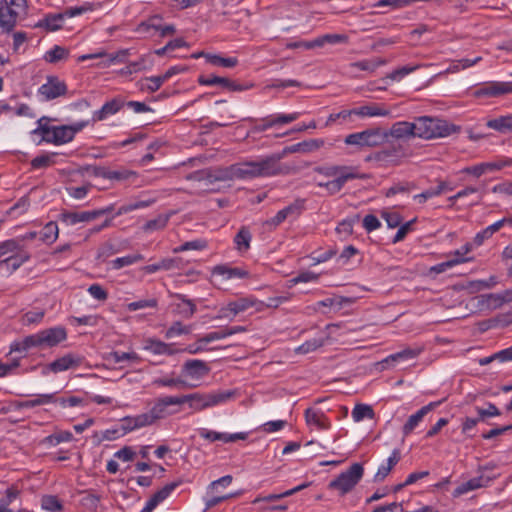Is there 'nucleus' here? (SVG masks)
I'll use <instances>...</instances> for the list:
<instances>
[{
  "instance_id": "nucleus-53",
  "label": "nucleus",
  "mask_w": 512,
  "mask_h": 512,
  "mask_svg": "<svg viewBox=\"0 0 512 512\" xmlns=\"http://www.w3.org/2000/svg\"><path fill=\"white\" fill-rule=\"evenodd\" d=\"M191 332V326L183 325L181 322L176 321L166 330L165 338L171 339L177 336L186 335Z\"/></svg>"
},
{
  "instance_id": "nucleus-43",
  "label": "nucleus",
  "mask_w": 512,
  "mask_h": 512,
  "mask_svg": "<svg viewBox=\"0 0 512 512\" xmlns=\"http://www.w3.org/2000/svg\"><path fill=\"white\" fill-rule=\"evenodd\" d=\"M161 20L162 18L159 15H154L150 17L148 20L141 22L136 31L139 33H145L151 35V31L158 32V29L161 28Z\"/></svg>"
},
{
  "instance_id": "nucleus-64",
  "label": "nucleus",
  "mask_w": 512,
  "mask_h": 512,
  "mask_svg": "<svg viewBox=\"0 0 512 512\" xmlns=\"http://www.w3.org/2000/svg\"><path fill=\"white\" fill-rule=\"evenodd\" d=\"M41 506L44 510L50 512L60 511L62 505L56 496L48 495L44 496L41 500Z\"/></svg>"
},
{
  "instance_id": "nucleus-12",
  "label": "nucleus",
  "mask_w": 512,
  "mask_h": 512,
  "mask_svg": "<svg viewBox=\"0 0 512 512\" xmlns=\"http://www.w3.org/2000/svg\"><path fill=\"white\" fill-rule=\"evenodd\" d=\"M38 92L45 100H53L65 95L67 86L64 81L57 77H48L46 83L39 87Z\"/></svg>"
},
{
  "instance_id": "nucleus-41",
  "label": "nucleus",
  "mask_w": 512,
  "mask_h": 512,
  "mask_svg": "<svg viewBox=\"0 0 512 512\" xmlns=\"http://www.w3.org/2000/svg\"><path fill=\"white\" fill-rule=\"evenodd\" d=\"M421 352V349L406 348L400 352L394 353L386 357L383 362L389 363L390 361H406L416 358Z\"/></svg>"
},
{
  "instance_id": "nucleus-15",
  "label": "nucleus",
  "mask_w": 512,
  "mask_h": 512,
  "mask_svg": "<svg viewBox=\"0 0 512 512\" xmlns=\"http://www.w3.org/2000/svg\"><path fill=\"white\" fill-rule=\"evenodd\" d=\"M187 180L198 183L197 189L199 193H212L217 192L218 189L214 187L216 183L213 179L212 170H199L189 174Z\"/></svg>"
},
{
  "instance_id": "nucleus-36",
  "label": "nucleus",
  "mask_w": 512,
  "mask_h": 512,
  "mask_svg": "<svg viewBox=\"0 0 512 512\" xmlns=\"http://www.w3.org/2000/svg\"><path fill=\"white\" fill-rule=\"evenodd\" d=\"M473 244L472 243H466L465 245L461 246L459 249H456L453 252H450L447 254V257L451 261H457V265L461 263H466L472 260L471 257H468L467 255L472 251Z\"/></svg>"
},
{
  "instance_id": "nucleus-49",
  "label": "nucleus",
  "mask_w": 512,
  "mask_h": 512,
  "mask_svg": "<svg viewBox=\"0 0 512 512\" xmlns=\"http://www.w3.org/2000/svg\"><path fill=\"white\" fill-rule=\"evenodd\" d=\"M55 393H48V394H37L33 399L26 400L23 403V406L26 408H32L36 406L46 405L50 403H55Z\"/></svg>"
},
{
  "instance_id": "nucleus-38",
  "label": "nucleus",
  "mask_w": 512,
  "mask_h": 512,
  "mask_svg": "<svg viewBox=\"0 0 512 512\" xmlns=\"http://www.w3.org/2000/svg\"><path fill=\"white\" fill-rule=\"evenodd\" d=\"M145 258L140 253H134L130 255H126L123 257H118L111 261V266L113 269H121L125 266H130L136 264L138 262L143 261Z\"/></svg>"
},
{
  "instance_id": "nucleus-62",
  "label": "nucleus",
  "mask_w": 512,
  "mask_h": 512,
  "mask_svg": "<svg viewBox=\"0 0 512 512\" xmlns=\"http://www.w3.org/2000/svg\"><path fill=\"white\" fill-rule=\"evenodd\" d=\"M94 4L85 2L81 6L69 7L63 13L65 17L72 18L94 10Z\"/></svg>"
},
{
  "instance_id": "nucleus-20",
  "label": "nucleus",
  "mask_w": 512,
  "mask_h": 512,
  "mask_svg": "<svg viewBox=\"0 0 512 512\" xmlns=\"http://www.w3.org/2000/svg\"><path fill=\"white\" fill-rule=\"evenodd\" d=\"M42 345L53 347L63 342L67 338L66 329L62 326H56L40 331Z\"/></svg>"
},
{
  "instance_id": "nucleus-60",
  "label": "nucleus",
  "mask_w": 512,
  "mask_h": 512,
  "mask_svg": "<svg viewBox=\"0 0 512 512\" xmlns=\"http://www.w3.org/2000/svg\"><path fill=\"white\" fill-rule=\"evenodd\" d=\"M164 347L165 342L154 338H148L144 341L143 349L154 355H162V352H165Z\"/></svg>"
},
{
  "instance_id": "nucleus-34",
  "label": "nucleus",
  "mask_w": 512,
  "mask_h": 512,
  "mask_svg": "<svg viewBox=\"0 0 512 512\" xmlns=\"http://www.w3.org/2000/svg\"><path fill=\"white\" fill-rule=\"evenodd\" d=\"M252 235L247 227H241L234 238V244L240 253L247 252L250 248Z\"/></svg>"
},
{
  "instance_id": "nucleus-39",
  "label": "nucleus",
  "mask_w": 512,
  "mask_h": 512,
  "mask_svg": "<svg viewBox=\"0 0 512 512\" xmlns=\"http://www.w3.org/2000/svg\"><path fill=\"white\" fill-rule=\"evenodd\" d=\"M155 202V199L137 200L130 203L123 204L119 207L116 212V216L127 214L134 210L144 209L151 206Z\"/></svg>"
},
{
  "instance_id": "nucleus-54",
  "label": "nucleus",
  "mask_w": 512,
  "mask_h": 512,
  "mask_svg": "<svg viewBox=\"0 0 512 512\" xmlns=\"http://www.w3.org/2000/svg\"><path fill=\"white\" fill-rule=\"evenodd\" d=\"M153 385L158 387L180 388L184 387L186 385V382L180 378L166 376L154 379Z\"/></svg>"
},
{
  "instance_id": "nucleus-3",
  "label": "nucleus",
  "mask_w": 512,
  "mask_h": 512,
  "mask_svg": "<svg viewBox=\"0 0 512 512\" xmlns=\"http://www.w3.org/2000/svg\"><path fill=\"white\" fill-rule=\"evenodd\" d=\"M416 137L431 140L435 138H443L456 132V127L449 124L446 120L421 116L414 120Z\"/></svg>"
},
{
  "instance_id": "nucleus-2",
  "label": "nucleus",
  "mask_w": 512,
  "mask_h": 512,
  "mask_svg": "<svg viewBox=\"0 0 512 512\" xmlns=\"http://www.w3.org/2000/svg\"><path fill=\"white\" fill-rule=\"evenodd\" d=\"M314 171L326 178H332L330 181L317 182V186L326 189L330 195L340 192L348 181L365 178L354 166L323 165L315 167Z\"/></svg>"
},
{
  "instance_id": "nucleus-6",
  "label": "nucleus",
  "mask_w": 512,
  "mask_h": 512,
  "mask_svg": "<svg viewBox=\"0 0 512 512\" xmlns=\"http://www.w3.org/2000/svg\"><path fill=\"white\" fill-rule=\"evenodd\" d=\"M364 474V468L360 463L352 464L349 469L340 473L329 484L328 488L336 490L340 496H344L354 489Z\"/></svg>"
},
{
  "instance_id": "nucleus-46",
  "label": "nucleus",
  "mask_w": 512,
  "mask_h": 512,
  "mask_svg": "<svg viewBox=\"0 0 512 512\" xmlns=\"http://www.w3.org/2000/svg\"><path fill=\"white\" fill-rule=\"evenodd\" d=\"M130 55L129 49H121L116 53L109 54L106 60H103L100 63V66L103 68L110 67L113 64L125 63L127 62V58Z\"/></svg>"
},
{
  "instance_id": "nucleus-17",
  "label": "nucleus",
  "mask_w": 512,
  "mask_h": 512,
  "mask_svg": "<svg viewBox=\"0 0 512 512\" xmlns=\"http://www.w3.org/2000/svg\"><path fill=\"white\" fill-rule=\"evenodd\" d=\"M210 368L207 363L199 359L187 360L182 366V373L191 379L199 380L208 375Z\"/></svg>"
},
{
  "instance_id": "nucleus-23",
  "label": "nucleus",
  "mask_w": 512,
  "mask_h": 512,
  "mask_svg": "<svg viewBox=\"0 0 512 512\" xmlns=\"http://www.w3.org/2000/svg\"><path fill=\"white\" fill-rule=\"evenodd\" d=\"M305 419L309 426H314L319 430H328L331 427L330 420L321 410L306 409Z\"/></svg>"
},
{
  "instance_id": "nucleus-32",
  "label": "nucleus",
  "mask_w": 512,
  "mask_h": 512,
  "mask_svg": "<svg viewBox=\"0 0 512 512\" xmlns=\"http://www.w3.org/2000/svg\"><path fill=\"white\" fill-rule=\"evenodd\" d=\"M487 127L501 133L512 131V114H507L487 121Z\"/></svg>"
},
{
  "instance_id": "nucleus-19",
  "label": "nucleus",
  "mask_w": 512,
  "mask_h": 512,
  "mask_svg": "<svg viewBox=\"0 0 512 512\" xmlns=\"http://www.w3.org/2000/svg\"><path fill=\"white\" fill-rule=\"evenodd\" d=\"M182 484L181 480H177L174 482H171L169 484H166L164 487H162L160 490L156 491L150 499L146 502L145 508L152 512L160 503H162L164 500H166L171 493L180 485Z\"/></svg>"
},
{
  "instance_id": "nucleus-27",
  "label": "nucleus",
  "mask_w": 512,
  "mask_h": 512,
  "mask_svg": "<svg viewBox=\"0 0 512 512\" xmlns=\"http://www.w3.org/2000/svg\"><path fill=\"white\" fill-rule=\"evenodd\" d=\"M41 346H43V345H42V340H41V334L39 331L35 334L25 337L21 341L13 342L10 346V351L11 352H23V351H27L30 348L41 347Z\"/></svg>"
},
{
  "instance_id": "nucleus-5",
  "label": "nucleus",
  "mask_w": 512,
  "mask_h": 512,
  "mask_svg": "<svg viewBox=\"0 0 512 512\" xmlns=\"http://www.w3.org/2000/svg\"><path fill=\"white\" fill-rule=\"evenodd\" d=\"M264 302L258 300L256 297L242 296L235 300L229 301L225 306H222L218 310L216 319H229L233 320L238 314L244 313L249 309H253L255 312H262Z\"/></svg>"
},
{
  "instance_id": "nucleus-51",
  "label": "nucleus",
  "mask_w": 512,
  "mask_h": 512,
  "mask_svg": "<svg viewBox=\"0 0 512 512\" xmlns=\"http://www.w3.org/2000/svg\"><path fill=\"white\" fill-rule=\"evenodd\" d=\"M56 153H46L35 157L31 161V166L34 169L47 168L55 164Z\"/></svg>"
},
{
  "instance_id": "nucleus-21",
  "label": "nucleus",
  "mask_w": 512,
  "mask_h": 512,
  "mask_svg": "<svg viewBox=\"0 0 512 512\" xmlns=\"http://www.w3.org/2000/svg\"><path fill=\"white\" fill-rule=\"evenodd\" d=\"M387 133V137L390 136L394 139H409L416 137L415 125L413 122L398 121L395 122Z\"/></svg>"
},
{
  "instance_id": "nucleus-9",
  "label": "nucleus",
  "mask_w": 512,
  "mask_h": 512,
  "mask_svg": "<svg viewBox=\"0 0 512 512\" xmlns=\"http://www.w3.org/2000/svg\"><path fill=\"white\" fill-rule=\"evenodd\" d=\"M83 361L84 357L75 353H67L47 364L42 370V375L46 376L50 372L57 374L71 369H77L82 365Z\"/></svg>"
},
{
  "instance_id": "nucleus-18",
  "label": "nucleus",
  "mask_w": 512,
  "mask_h": 512,
  "mask_svg": "<svg viewBox=\"0 0 512 512\" xmlns=\"http://www.w3.org/2000/svg\"><path fill=\"white\" fill-rule=\"evenodd\" d=\"M354 115L366 117H389L391 109L380 103H370L353 109Z\"/></svg>"
},
{
  "instance_id": "nucleus-22",
  "label": "nucleus",
  "mask_w": 512,
  "mask_h": 512,
  "mask_svg": "<svg viewBox=\"0 0 512 512\" xmlns=\"http://www.w3.org/2000/svg\"><path fill=\"white\" fill-rule=\"evenodd\" d=\"M148 426H151V423L146 412L135 416H126L121 419L122 435Z\"/></svg>"
},
{
  "instance_id": "nucleus-30",
  "label": "nucleus",
  "mask_w": 512,
  "mask_h": 512,
  "mask_svg": "<svg viewBox=\"0 0 512 512\" xmlns=\"http://www.w3.org/2000/svg\"><path fill=\"white\" fill-rule=\"evenodd\" d=\"M488 483H489V479L485 478L483 476L472 478V479L468 480L467 482L459 485L455 489L454 495L455 496L463 495L465 493L476 490L478 488L485 487L488 485Z\"/></svg>"
},
{
  "instance_id": "nucleus-58",
  "label": "nucleus",
  "mask_w": 512,
  "mask_h": 512,
  "mask_svg": "<svg viewBox=\"0 0 512 512\" xmlns=\"http://www.w3.org/2000/svg\"><path fill=\"white\" fill-rule=\"evenodd\" d=\"M420 66L419 65H412V66H403L401 68L395 69L391 73H389L386 76V79H389L391 81L399 82L401 81L405 76L408 74L416 71Z\"/></svg>"
},
{
  "instance_id": "nucleus-1",
  "label": "nucleus",
  "mask_w": 512,
  "mask_h": 512,
  "mask_svg": "<svg viewBox=\"0 0 512 512\" xmlns=\"http://www.w3.org/2000/svg\"><path fill=\"white\" fill-rule=\"evenodd\" d=\"M285 154L286 150L282 153L259 156L235 163L234 173L236 180L249 181L256 178L289 174L290 168L281 163V159Z\"/></svg>"
},
{
  "instance_id": "nucleus-35",
  "label": "nucleus",
  "mask_w": 512,
  "mask_h": 512,
  "mask_svg": "<svg viewBox=\"0 0 512 512\" xmlns=\"http://www.w3.org/2000/svg\"><path fill=\"white\" fill-rule=\"evenodd\" d=\"M40 239L42 242L46 244H52L54 243L59 235V229L56 222L50 221L48 222L41 232L39 233Z\"/></svg>"
},
{
  "instance_id": "nucleus-13",
  "label": "nucleus",
  "mask_w": 512,
  "mask_h": 512,
  "mask_svg": "<svg viewBox=\"0 0 512 512\" xmlns=\"http://www.w3.org/2000/svg\"><path fill=\"white\" fill-rule=\"evenodd\" d=\"M512 93V82H487L477 90L474 95L476 97H497Z\"/></svg>"
},
{
  "instance_id": "nucleus-10",
  "label": "nucleus",
  "mask_w": 512,
  "mask_h": 512,
  "mask_svg": "<svg viewBox=\"0 0 512 512\" xmlns=\"http://www.w3.org/2000/svg\"><path fill=\"white\" fill-rule=\"evenodd\" d=\"M112 207H107L105 209H97L92 211H63L59 218L62 223L67 226H74L79 223H89L99 218L100 216L110 212Z\"/></svg>"
},
{
  "instance_id": "nucleus-14",
  "label": "nucleus",
  "mask_w": 512,
  "mask_h": 512,
  "mask_svg": "<svg viewBox=\"0 0 512 512\" xmlns=\"http://www.w3.org/2000/svg\"><path fill=\"white\" fill-rule=\"evenodd\" d=\"M24 9L0 1V27L5 31H11L16 25L19 14Z\"/></svg>"
},
{
  "instance_id": "nucleus-48",
  "label": "nucleus",
  "mask_w": 512,
  "mask_h": 512,
  "mask_svg": "<svg viewBox=\"0 0 512 512\" xmlns=\"http://www.w3.org/2000/svg\"><path fill=\"white\" fill-rule=\"evenodd\" d=\"M205 58L207 61L215 66L225 67V68H232L235 67L238 63L237 58L235 57H222L220 55L216 54H207L205 55Z\"/></svg>"
},
{
  "instance_id": "nucleus-25",
  "label": "nucleus",
  "mask_w": 512,
  "mask_h": 512,
  "mask_svg": "<svg viewBox=\"0 0 512 512\" xmlns=\"http://www.w3.org/2000/svg\"><path fill=\"white\" fill-rule=\"evenodd\" d=\"M454 186L447 181H438V185L434 188H429L420 194L414 195V200L418 203H424L426 200L439 196L444 192L454 190Z\"/></svg>"
},
{
  "instance_id": "nucleus-37",
  "label": "nucleus",
  "mask_w": 512,
  "mask_h": 512,
  "mask_svg": "<svg viewBox=\"0 0 512 512\" xmlns=\"http://www.w3.org/2000/svg\"><path fill=\"white\" fill-rule=\"evenodd\" d=\"M164 82L161 75L146 77L139 81V88L142 91L153 93L159 90Z\"/></svg>"
},
{
  "instance_id": "nucleus-59",
  "label": "nucleus",
  "mask_w": 512,
  "mask_h": 512,
  "mask_svg": "<svg viewBox=\"0 0 512 512\" xmlns=\"http://www.w3.org/2000/svg\"><path fill=\"white\" fill-rule=\"evenodd\" d=\"M324 345L323 338H313L304 342L302 345L297 347L296 351L301 354H307L317 350Z\"/></svg>"
},
{
  "instance_id": "nucleus-42",
  "label": "nucleus",
  "mask_w": 512,
  "mask_h": 512,
  "mask_svg": "<svg viewBox=\"0 0 512 512\" xmlns=\"http://www.w3.org/2000/svg\"><path fill=\"white\" fill-rule=\"evenodd\" d=\"M351 415H352L354 422H360L365 418L373 419L375 416V413L370 405L357 404L354 406Z\"/></svg>"
},
{
  "instance_id": "nucleus-44",
  "label": "nucleus",
  "mask_w": 512,
  "mask_h": 512,
  "mask_svg": "<svg viewBox=\"0 0 512 512\" xmlns=\"http://www.w3.org/2000/svg\"><path fill=\"white\" fill-rule=\"evenodd\" d=\"M152 61L148 55H142L138 60L129 62L127 65V73L133 74L150 69Z\"/></svg>"
},
{
  "instance_id": "nucleus-47",
  "label": "nucleus",
  "mask_w": 512,
  "mask_h": 512,
  "mask_svg": "<svg viewBox=\"0 0 512 512\" xmlns=\"http://www.w3.org/2000/svg\"><path fill=\"white\" fill-rule=\"evenodd\" d=\"M73 439V435L69 431H57L51 435H48L43 439V443L50 445V446H56L62 442H70Z\"/></svg>"
},
{
  "instance_id": "nucleus-28",
  "label": "nucleus",
  "mask_w": 512,
  "mask_h": 512,
  "mask_svg": "<svg viewBox=\"0 0 512 512\" xmlns=\"http://www.w3.org/2000/svg\"><path fill=\"white\" fill-rule=\"evenodd\" d=\"M64 19V13L48 14L40 19L35 27L43 28L47 31H57L62 27Z\"/></svg>"
},
{
  "instance_id": "nucleus-31",
  "label": "nucleus",
  "mask_w": 512,
  "mask_h": 512,
  "mask_svg": "<svg viewBox=\"0 0 512 512\" xmlns=\"http://www.w3.org/2000/svg\"><path fill=\"white\" fill-rule=\"evenodd\" d=\"M178 258H163L155 264L146 265L142 268V271L146 274H153L160 270H172L178 268Z\"/></svg>"
},
{
  "instance_id": "nucleus-50",
  "label": "nucleus",
  "mask_w": 512,
  "mask_h": 512,
  "mask_svg": "<svg viewBox=\"0 0 512 512\" xmlns=\"http://www.w3.org/2000/svg\"><path fill=\"white\" fill-rule=\"evenodd\" d=\"M386 61L381 58H375L370 60H362L352 64V67H355L362 71L374 72L378 67L385 65Z\"/></svg>"
},
{
  "instance_id": "nucleus-40",
  "label": "nucleus",
  "mask_w": 512,
  "mask_h": 512,
  "mask_svg": "<svg viewBox=\"0 0 512 512\" xmlns=\"http://www.w3.org/2000/svg\"><path fill=\"white\" fill-rule=\"evenodd\" d=\"M107 359L112 360L116 364L122 361H131L132 363L139 364L142 361V358L136 352L113 351L109 353Z\"/></svg>"
},
{
  "instance_id": "nucleus-16",
  "label": "nucleus",
  "mask_w": 512,
  "mask_h": 512,
  "mask_svg": "<svg viewBox=\"0 0 512 512\" xmlns=\"http://www.w3.org/2000/svg\"><path fill=\"white\" fill-rule=\"evenodd\" d=\"M198 433H199L200 437H202L203 439L208 440L210 442L223 441L225 443H228V442H235L237 440H246L248 437L247 432H238V433L229 434V433H221V432L208 430L206 428H200L198 430Z\"/></svg>"
},
{
  "instance_id": "nucleus-7",
  "label": "nucleus",
  "mask_w": 512,
  "mask_h": 512,
  "mask_svg": "<svg viewBox=\"0 0 512 512\" xmlns=\"http://www.w3.org/2000/svg\"><path fill=\"white\" fill-rule=\"evenodd\" d=\"M386 139V131H383L380 128H372L349 134L346 136L344 142L347 145H354L360 148H364L380 146L386 141Z\"/></svg>"
},
{
  "instance_id": "nucleus-11",
  "label": "nucleus",
  "mask_w": 512,
  "mask_h": 512,
  "mask_svg": "<svg viewBox=\"0 0 512 512\" xmlns=\"http://www.w3.org/2000/svg\"><path fill=\"white\" fill-rule=\"evenodd\" d=\"M88 125V121H80L71 125L54 126L51 139L47 143L62 145L72 141L75 135Z\"/></svg>"
},
{
  "instance_id": "nucleus-4",
  "label": "nucleus",
  "mask_w": 512,
  "mask_h": 512,
  "mask_svg": "<svg viewBox=\"0 0 512 512\" xmlns=\"http://www.w3.org/2000/svg\"><path fill=\"white\" fill-rule=\"evenodd\" d=\"M232 391H218L213 393H191L179 396L180 403H187L194 411H202L206 408L223 404L233 397Z\"/></svg>"
},
{
  "instance_id": "nucleus-52",
  "label": "nucleus",
  "mask_w": 512,
  "mask_h": 512,
  "mask_svg": "<svg viewBox=\"0 0 512 512\" xmlns=\"http://www.w3.org/2000/svg\"><path fill=\"white\" fill-rule=\"evenodd\" d=\"M176 298L181 301V304L178 307L181 309L180 313L185 318H191L196 312V305L192 302V300L187 299L182 294H177Z\"/></svg>"
},
{
  "instance_id": "nucleus-26",
  "label": "nucleus",
  "mask_w": 512,
  "mask_h": 512,
  "mask_svg": "<svg viewBox=\"0 0 512 512\" xmlns=\"http://www.w3.org/2000/svg\"><path fill=\"white\" fill-rule=\"evenodd\" d=\"M213 275L221 276L224 280H230L233 278H246L248 277V271L238 268L230 267L228 265H217L212 270Z\"/></svg>"
},
{
  "instance_id": "nucleus-61",
  "label": "nucleus",
  "mask_w": 512,
  "mask_h": 512,
  "mask_svg": "<svg viewBox=\"0 0 512 512\" xmlns=\"http://www.w3.org/2000/svg\"><path fill=\"white\" fill-rule=\"evenodd\" d=\"M478 419L480 421H485L486 418L489 417H496L501 414L500 410L493 404V403H487L485 408L476 407L475 408Z\"/></svg>"
},
{
  "instance_id": "nucleus-29",
  "label": "nucleus",
  "mask_w": 512,
  "mask_h": 512,
  "mask_svg": "<svg viewBox=\"0 0 512 512\" xmlns=\"http://www.w3.org/2000/svg\"><path fill=\"white\" fill-rule=\"evenodd\" d=\"M122 106V103L116 99L106 102L101 109L93 113L92 120L94 122L102 121L110 115L116 114Z\"/></svg>"
},
{
  "instance_id": "nucleus-55",
  "label": "nucleus",
  "mask_w": 512,
  "mask_h": 512,
  "mask_svg": "<svg viewBox=\"0 0 512 512\" xmlns=\"http://www.w3.org/2000/svg\"><path fill=\"white\" fill-rule=\"evenodd\" d=\"M213 179H215L216 182L218 181H233L236 180V176L234 173V164L225 167V168H219L217 170L212 171Z\"/></svg>"
},
{
  "instance_id": "nucleus-45",
  "label": "nucleus",
  "mask_w": 512,
  "mask_h": 512,
  "mask_svg": "<svg viewBox=\"0 0 512 512\" xmlns=\"http://www.w3.org/2000/svg\"><path fill=\"white\" fill-rule=\"evenodd\" d=\"M496 168L497 166L490 164V162H484L474 166L465 167L461 170V172L473 175L478 178L487 172L496 171Z\"/></svg>"
},
{
  "instance_id": "nucleus-24",
  "label": "nucleus",
  "mask_w": 512,
  "mask_h": 512,
  "mask_svg": "<svg viewBox=\"0 0 512 512\" xmlns=\"http://www.w3.org/2000/svg\"><path fill=\"white\" fill-rule=\"evenodd\" d=\"M30 258L26 252L14 253L9 255L0 261V271L12 273L23 265Z\"/></svg>"
},
{
  "instance_id": "nucleus-8",
  "label": "nucleus",
  "mask_w": 512,
  "mask_h": 512,
  "mask_svg": "<svg viewBox=\"0 0 512 512\" xmlns=\"http://www.w3.org/2000/svg\"><path fill=\"white\" fill-rule=\"evenodd\" d=\"M180 405L179 396H163L157 398L151 409L146 412L151 425L155 424L158 420L179 413V409H173L172 407Z\"/></svg>"
},
{
  "instance_id": "nucleus-56",
  "label": "nucleus",
  "mask_w": 512,
  "mask_h": 512,
  "mask_svg": "<svg viewBox=\"0 0 512 512\" xmlns=\"http://www.w3.org/2000/svg\"><path fill=\"white\" fill-rule=\"evenodd\" d=\"M424 417L425 415L420 410L409 416L407 422L403 426V434L405 436L411 434L413 430L420 424Z\"/></svg>"
},
{
  "instance_id": "nucleus-57",
  "label": "nucleus",
  "mask_w": 512,
  "mask_h": 512,
  "mask_svg": "<svg viewBox=\"0 0 512 512\" xmlns=\"http://www.w3.org/2000/svg\"><path fill=\"white\" fill-rule=\"evenodd\" d=\"M20 249L19 240L9 239L0 243V261Z\"/></svg>"
},
{
  "instance_id": "nucleus-33",
  "label": "nucleus",
  "mask_w": 512,
  "mask_h": 512,
  "mask_svg": "<svg viewBox=\"0 0 512 512\" xmlns=\"http://www.w3.org/2000/svg\"><path fill=\"white\" fill-rule=\"evenodd\" d=\"M97 175L108 180L126 181L134 179L136 177V172L127 169L103 170L102 172L97 173Z\"/></svg>"
},
{
  "instance_id": "nucleus-63",
  "label": "nucleus",
  "mask_w": 512,
  "mask_h": 512,
  "mask_svg": "<svg viewBox=\"0 0 512 512\" xmlns=\"http://www.w3.org/2000/svg\"><path fill=\"white\" fill-rule=\"evenodd\" d=\"M67 56V51L65 48L60 46H54L52 49L48 50L45 53L44 59L49 63H55Z\"/></svg>"
}]
</instances>
